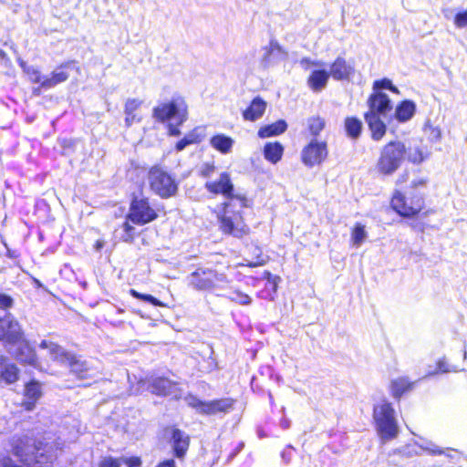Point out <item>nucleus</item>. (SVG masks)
<instances>
[{
  "label": "nucleus",
  "mask_w": 467,
  "mask_h": 467,
  "mask_svg": "<svg viewBox=\"0 0 467 467\" xmlns=\"http://www.w3.org/2000/svg\"><path fill=\"white\" fill-rule=\"evenodd\" d=\"M127 464L128 467H140L141 461L138 457L123 458L122 464Z\"/></svg>",
  "instance_id": "09e8293b"
},
{
  "label": "nucleus",
  "mask_w": 467,
  "mask_h": 467,
  "mask_svg": "<svg viewBox=\"0 0 467 467\" xmlns=\"http://www.w3.org/2000/svg\"><path fill=\"white\" fill-rule=\"evenodd\" d=\"M373 88L375 90L386 88L391 90L394 93H399V89L393 86L392 82L388 78L375 81L373 84Z\"/></svg>",
  "instance_id": "4c0bfd02"
},
{
  "label": "nucleus",
  "mask_w": 467,
  "mask_h": 467,
  "mask_svg": "<svg viewBox=\"0 0 467 467\" xmlns=\"http://www.w3.org/2000/svg\"><path fill=\"white\" fill-rule=\"evenodd\" d=\"M413 383L407 378H398L391 381V393L394 398L399 399L403 393L412 389Z\"/></svg>",
  "instance_id": "c85d7f7f"
},
{
  "label": "nucleus",
  "mask_w": 467,
  "mask_h": 467,
  "mask_svg": "<svg viewBox=\"0 0 467 467\" xmlns=\"http://www.w3.org/2000/svg\"><path fill=\"white\" fill-rule=\"evenodd\" d=\"M426 184V181L424 179H417L411 182V187L417 189L419 187H424Z\"/></svg>",
  "instance_id": "6e6d98bb"
},
{
  "label": "nucleus",
  "mask_w": 467,
  "mask_h": 467,
  "mask_svg": "<svg viewBox=\"0 0 467 467\" xmlns=\"http://www.w3.org/2000/svg\"><path fill=\"white\" fill-rule=\"evenodd\" d=\"M168 123H169V125H168L169 134L171 136H175V137L179 136L181 134V131L179 130L180 125L173 121H171Z\"/></svg>",
  "instance_id": "8fccbe9b"
},
{
  "label": "nucleus",
  "mask_w": 467,
  "mask_h": 467,
  "mask_svg": "<svg viewBox=\"0 0 467 467\" xmlns=\"http://www.w3.org/2000/svg\"><path fill=\"white\" fill-rule=\"evenodd\" d=\"M157 467H176L173 460H166L161 462Z\"/></svg>",
  "instance_id": "13d9d810"
},
{
  "label": "nucleus",
  "mask_w": 467,
  "mask_h": 467,
  "mask_svg": "<svg viewBox=\"0 0 467 467\" xmlns=\"http://www.w3.org/2000/svg\"><path fill=\"white\" fill-rule=\"evenodd\" d=\"M420 448L423 451H428L429 453H432V454H441V451L439 450L435 444H433L430 441H426L423 444H421Z\"/></svg>",
  "instance_id": "c03bdc74"
},
{
  "label": "nucleus",
  "mask_w": 467,
  "mask_h": 467,
  "mask_svg": "<svg viewBox=\"0 0 467 467\" xmlns=\"http://www.w3.org/2000/svg\"><path fill=\"white\" fill-rule=\"evenodd\" d=\"M266 109V102L259 97L253 99L250 106L244 111V119L254 121L261 118Z\"/></svg>",
  "instance_id": "aec40b11"
},
{
  "label": "nucleus",
  "mask_w": 467,
  "mask_h": 467,
  "mask_svg": "<svg viewBox=\"0 0 467 467\" xmlns=\"http://www.w3.org/2000/svg\"><path fill=\"white\" fill-rule=\"evenodd\" d=\"M5 0H0V3H5Z\"/></svg>",
  "instance_id": "e2e57ef3"
},
{
  "label": "nucleus",
  "mask_w": 467,
  "mask_h": 467,
  "mask_svg": "<svg viewBox=\"0 0 467 467\" xmlns=\"http://www.w3.org/2000/svg\"><path fill=\"white\" fill-rule=\"evenodd\" d=\"M369 112H376L377 115L384 114L391 109L390 99L388 95L377 92L370 96L368 99Z\"/></svg>",
  "instance_id": "a211bd4d"
},
{
  "label": "nucleus",
  "mask_w": 467,
  "mask_h": 467,
  "mask_svg": "<svg viewBox=\"0 0 467 467\" xmlns=\"http://www.w3.org/2000/svg\"><path fill=\"white\" fill-rule=\"evenodd\" d=\"M141 101L137 99H128L124 106V113H135L140 107Z\"/></svg>",
  "instance_id": "ea45409f"
},
{
  "label": "nucleus",
  "mask_w": 467,
  "mask_h": 467,
  "mask_svg": "<svg viewBox=\"0 0 467 467\" xmlns=\"http://www.w3.org/2000/svg\"><path fill=\"white\" fill-rule=\"evenodd\" d=\"M287 129V124L285 120H277L275 123L262 127L258 130V136L260 138H268L272 136H277L284 133Z\"/></svg>",
  "instance_id": "393cba45"
},
{
  "label": "nucleus",
  "mask_w": 467,
  "mask_h": 467,
  "mask_svg": "<svg viewBox=\"0 0 467 467\" xmlns=\"http://www.w3.org/2000/svg\"><path fill=\"white\" fill-rule=\"evenodd\" d=\"M130 294L133 297H135L137 299H140V300L146 301V302H149V303L152 304L153 306H164L163 303H161L160 300H158L157 298H155L151 295L141 294V293L136 291L135 289H130Z\"/></svg>",
  "instance_id": "c9c22d12"
},
{
  "label": "nucleus",
  "mask_w": 467,
  "mask_h": 467,
  "mask_svg": "<svg viewBox=\"0 0 467 467\" xmlns=\"http://www.w3.org/2000/svg\"><path fill=\"white\" fill-rule=\"evenodd\" d=\"M135 121H140V118H137L135 113H125V124L127 127H130Z\"/></svg>",
  "instance_id": "603ef678"
},
{
  "label": "nucleus",
  "mask_w": 467,
  "mask_h": 467,
  "mask_svg": "<svg viewBox=\"0 0 467 467\" xmlns=\"http://www.w3.org/2000/svg\"><path fill=\"white\" fill-rule=\"evenodd\" d=\"M215 171V166L213 163H204L200 170L202 177H210Z\"/></svg>",
  "instance_id": "37998d69"
},
{
  "label": "nucleus",
  "mask_w": 467,
  "mask_h": 467,
  "mask_svg": "<svg viewBox=\"0 0 467 467\" xmlns=\"http://www.w3.org/2000/svg\"><path fill=\"white\" fill-rule=\"evenodd\" d=\"M327 157V147L325 141L313 139L301 151L302 162L312 168L320 165Z\"/></svg>",
  "instance_id": "1a4fd4ad"
},
{
  "label": "nucleus",
  "mask_w": 467,
  "mask_h": 467,
  "mask_svg": "<svg viewBox=\"0 0 467 467\" xmlns=\"http://www.w3.org/2000/svg\"><path fill=\"white\" fill-rule=\"evenodd\" d=\"M40 349H45L47 352L51 360L64 365L69 352L63 348L61 346L54 341L43 339L39 344Z\"/></svg>",
  "instance_id": "4468645a"
},
{
  "label": "nucleus",
  "mask_w": 467,
  "mask_h": 467,
  "mask_svg": "<svg viewBox=\"0 0 467 467\" xmlns=\"http://www.w3.org/2000/svg\"><path fill=\"white\" fill-rule=\"evenodd\" d=\"M72 67L71 63H65L58 67H57L51 74L50 77H47V78L43 81V88H51L57 86V84H60L62 82H65L68 77L69 73L67 72V69Z\"/></svg>",
  "instance_id": "dca6fc26"
},
{
  "label": "nucleus",
  "mask_w": 467,
  "mask_h": 467,
  "mask_svg": "<svg viewBox=\"0 0 467 467\" xmlns=\"http://www.w3.org/2000/svg\"><path fill=\"white\" fill-rule=\"evenodd\" d=\"M454 25L458 28L467 27V9L456 14L454 17Z\"/></svg>",
  "instance_id": "a19ab883"
},
{
  "label": "nucleus",
  "mask_w": 467,
  "mask_h": 467,
  "mask_svg": "<svg viewBox=\"0 0 467 467\" xmlns=\"http://www.w3.org/2000/svg\"><path fill=\"white\" fill-rule=\"evenodd\" d=\"M16 358L25 364L35 366L36 363V355L35 350L29 346L28 342L23 341L16 353Z\"/></svg>",
  "instance_id": "bb28decb"
},
{
  "label": "nucleus",
  "mask_w": 467,
  "mask_h": 467,
  "mask_svg": "<svg viewBox=\"0 0 467 467\" xmlns=\"http://www.w3.org/2000/svg\"><path fill=\"white\" fill-rule=\"evenodd\" d=\"M405 159V144L400 140L390 141L380 150L376 164L377 171L382 175H391L398 171Z\"/></svg>",
  "instance_id": "7ed1b4c3"
},
{
  "label": "nucleus",
  "mask_w": 467,
  "mask_h": 467,
  "mask_svg": "<svg viewBox=\"0 0 467 467\" xmlns=\"http://www.w3.org/2000/svg\"><path fill=\"white\" fill-rule=\"evenodd\" d=\"M354 72L353 67L343 57H338L330 67V74L334 79H348Z\"/></svg>",
  "instance_id": "f3484780"
},
{
  "label": "nucleus",
  "mask_w": 467,
  "mask_h": 467,
  "mask_svg": "<svg viewBox=\"0 0 467 467\" xmlns=\"http://www.w3.org/2000/svg\"><path fill=\"white\" fill-rule=\"evenodd\" d=\"M187 400L188 404L192 408H195L199 412L208 415H213L219 412H227L233 408L234 404V401L231 399H221L203 402L195 397H189Z\"/></svg>",
  "instance_id": "9d476101"
},
{
  "label": "nucleus",
  "mask_w": 467,
  "mask_h": 467,
  "mask_svg": "<svg viewBox=\"0 0 467 467\" xmlns=\"http://www.w3.org/2000/svg\"><path fill=\"white\" fill-rule=\"evenodd\" d=\"M42 396L41 386L36 381H31L26 385L25 398L23 406L26 410H32L35 408L36 402Z\"/></svg>",
  "instance_id": "6ab92c4d"
},
{
  "label": "nucleus",
  "mask_w": 467,
  "mask_h": 467,
  "mask_svg": "<svg viewBox=\"0 0 467 467\" xmlns=\"http://www.w3.org/2000/svg\"><path fill=\"white\" fill-rule=\"evenodd\" d=\"M0 377L7 384L14 383L18 379V368L14 364H6L1 370Z\"/></svg>",
  "instance_id": "2f4dec72"
},
{
  "label": "nucleus",
  "mask_w": 467,
  "mask_h": 467,
  "mask_svg": "<svg viewBox=\"0 0 467 467\" xmlns=\"http://www.w3.org/2000/svg\"><path fill=\"white\" fill-rule=\"evenodd\" d=\"M373 419L381 440L386 441L398 436L399 426L392 405L382 400L374 407Z\"/></svg>",
  "instance_id": "20e7f679"
},
{
  "label": "nucleus",
  "mask_w": 467,
  "mask_h": 467,
  "mask_svg": "<svg viewBox=\"0 0 467 467\" xmlns=\"http://www.w3.org/2000/svg\"><path fill=\"white\" fill-rule=\"evenodd\" d=\"M234 140L225 134L220 133L210 139V145L223 154H228L232 151Z\"/></svg>",
  "instance_id": "4be33fe9"
},
{
  "label": "nucleus",
  "mask_w": 467,
  "mask_h": 467,
  "mask_svg": "<svg viewBox=\"0 0 467 467\" xmlns=\"http://www.w3.org/2000/svg\"><path fill=\"white\" fill-rule=\"evenodd\" d=\"M152 117L160 122L184 123L188 118V105L181 96L172 97L153 108Z\"/></svg>",
  "instance_id": "39448f33"
},
{
  "label": "nucleus",
  "mask_w": 467,
  "mask_h": 467,
  "mask_svg": "<svg viewBox=\"0 0 467 467\" xmlns=\"http://www.w3.org/2000/svg\"><path fill=\"white\" fill-rule=\"evenodd\" d=\"M172 441L176 456L178 458L183 457L189 447V437L182 431L174 429L172 431Z\"/></svg>",
  "instance_id": "5701e85b"
},
{
  "label": "nucleus",
  "mask_w": 467,
  "mask_h": 467,
  "mask_svg": "<svg viewBox=\"0 0 467 467\" xmlns=\"http://www.w3.org/2000/svg\"><path fill=\"white\" fill-rule=\"evenodd\" d=\"M122 460L123 458L115 459L110 456L104 457L100 461L99 467H120L122 465Z\"/></svg>",
  "instance_id": "58836bf2"
},
{
  "label": "nucleus",
  "mask_w": 467,
  "mask_h": 467,
  "mask_svg": "<svg viewBox=\"0 0 467 467\" xmlns=\"http://www.w3.org/2000/svg\"><path fill=\"white\" fill-rule=\"evenodd\" d=\"M150 190L161 198L174 196L178 191L175 179L160 167H152L148 174Z\"/></svg>",
  "instance_id": "0eeeda50"
},
{
  "label": "nucleus",
  "mask_w": 467,
  "mask_h": 467,
  "mask_svg": "<svg viewBox=\"0 0 467 467\" xmlns=\"http://www.w3.org/2000/svg\"><path fill=\"white\" fill-rule=\"evenodd\" d=\"M102 246V244L100 243H98L97 244V248L99 249L100 247Z\"/></svg>",
  "instance_id": "052dcab7"
},
{
  "label": "nucleus",
  "mask_w": 467,
  "mask_h": 467,
  "mask_svg": "<svg viewBox=\"0 0 467 467\" xmlns=\"http://www.w3.org/2000/svg\"><path fill=\"white\" fill-rule=\"evenodd\" d=\"M275 52H281V47L280 46L275 43V42H271L270 43V47H269V50H268V54L271 55Z\"/></svg>",
  "instance_id": "4d7b16f0"
},
{
  "label": "nucleus",
  "mask_w": 467,
  "mask_h": 467,
  "mask_svg": "<svg viewBox=\"0 0 467 467\" xmlns=\"http://www.w3.org/2000/svg\"><path fill=\"white\" fill-rule=\"evenodd\" d=\"M325 127V121L318 118L313 117L308 119V130L312 135H318Z\"/></svg>",
  "instance_id": "f704fd0d"
},
{
  "label": "nucleus",
  "mask_w": 467,
  "mask_h": 467,
  "mask_svg": "<svg viewBox=\"0 0 467 467\" xmlns=\"http://www.w3.org/2000/svg\"><path fill=\"white\" fill-rule=\"evenodd\" d=\"M300 65L305 69H309L311 67H321L323 66V63L321 61H311L308 58H303L300 60Z\"/></svg>",
  "instance_id": "de8ad7c7"
},
{
  "label": "nucleus",
  "mask_w": 467,
  "mask_h": 467,
  "mask_svg": "<svg viewBox=\"0 0 467 467\" xmlns=\"http://www.w3.org/2000/svg\"><path fill=\"white\" fill-rule=\"evenodd\" d=\"M250 205L245 196H236L224 203L223 212L218 215L220 230L236 238H242L250 232L249 227L244 222L241 212L235 208H245Z\"/></svg>",
  "instance_id": "f257e3e1"
},
{
  "label": "nucleus",
  "mask_w": 467,
  "mask_h": 467,
  "mask_svg": "<svg viewBox=\"0 0 467 467\" xmlns=\"http://www.w3.org/2000/svg\"><path fill=\"white\" fill-rule=\"evenodd\" d=\"M227 297L232 302H234L242 306H248L252 303L251 296L240 290L233 291Z\"/></svg>",
  "instance_id": "72a5a7b5"
},
{
  "label": "nucleus",
  "mask_w": 467,
  "mask_h": 467,
  "mask_svg": "<svg viewBox=\"0 0 467 467\" xmlns=\"http://www.w3.org/2000/svg\"><path fill=\"white\" fill-rule=\"evenodd\" d=\"M391 207L403 217H412L418 214L423 208L424 202L421 197H413L410 202L400 192H395L391 199Z\"/></svg>",
  "instance_id": "6e6552de"
},
{
  "label": "nucleus",
  "mask_w": 467,
  "mask_h": 467,
  "mask_svg": "<svg viewBox=\"0 0 467 467\" xmlns=\"http://www.w3.org/2000/svg\"><path fill=\"white\" fill-rule=\"evenodd\" d=\"M437 368L439 372L447 373L451 371H456V368H451L445 359H440L437 363Z\"/></svg>",
  "instance_id": "49530a36"
},
{
  "label": "nucleus",
  "mask_w": 467,
  "mask_h": 467,
  "mask_svg": "<svg viewBox=\"0 0 467 467\" xmlns=\"http://www.w3.org/2000/svg\"><path fill=\"white\" fill-rule=\"evenodd\" d=\"M284 153V147L279 142H268L264 147L265 158L273 164L277 163Z\"/></svg>",
  "instance_id": "a878e982"
},
{
  "label": "nucleus",
  "mask_w": 467,
  "mask_h": 467,
  "mask_svg": "<svg viewBox=\"0 0 467 467\" xmlns=\"http://www.w3.org/2000/svg\"><path fill=\"white\" fill-rule=\"evenodd\" d=\"M426 130L430 131V136L432 140H439L441 139V132L439 128L428 126Z\"/></svg>",
  "instance_id": "3c124183"
},
{
  "label": "nucleus",
  "mask_w": 467,
  "mask_h": 467,
  "mask_svg": "<svg viewBox=\"0 0 467 467\" xmlns=\"http://www.w3.org/2000/svg\"><path fill=\"white\" fill-rule=\"evenodd\" d=\"M205 188L208 192L214 194H223L231 201L232 198L241 196L240 194L234 195V185L228 172H222L215 181H210L205 183Z\"/></svg>",
  "instance_id": "f8f14e48"
},
{
  "label": "nucleus",
  "mask_w": 467,
  "mask_h": 467,
  "mask_svg": "<svg viewBox=\"0 0 467 467\" xmlns=\"http://www.w3.org/2000/svg\"><path fill=\"white\" fill-rule=\"evenodd\" d=\"M189 285L198 291L223 289L229 283L224 273L212 268H198L187 277Z\"/></svg>",
  "instance_id": "423d86ee"
},
{
  "label": "nucleus",
  "mask_w": 467,
  "mask_h": 467,
  "mask_svg": "<svg viewBox=\"0 0 467 467\" xmlns=\"http://www.w3.org/2000/svg\"><path fill=\"white\" fill-rule=\"evenodd\" d=\"M415 109V104L413 102L409 100L403 101L396 109V119L401 122L408 121L414 115Z\"/></svg>",
  "instance_id": "cd10ccee"
},
{
  "label": "nucleus",
  "mask_w": 467,
  "mask_h": 467,
  "mask_svg": "<svg viewBox=\"0 0 467 467\" xmlns=\"http://www.w3.org/2000/svg\"><path fill=\"white\" fill-rule=\"evenodd\" d=\"M0 467H18V466L15 465L11 459L3 457L0 459Z\"/></svg>",
  "instance_id": "864d4df0"
},
{
  "label": "nucleus",
  "mask_w": 467,
  "mask_h": 467,
  "mask_svg": "<svg viewBox=\"0 0 467 467\" xmlns=\"http://www.w3.org/2000/svg\"><path fill=\"white\" fill-rule=\"evenodd\" d=\"M184 137L189 141L190 144L198 143L202 140V135L198 132L197 129L192 130Z\"/></svg>",
  "instance_id": "79ce46f5"
},
{
  "label": "nucleus",
  "mask_w": 467,
  "mask_h": 467,
  "mask_svg": "<svg viewBox=\"0 0 467 467\" xmlns=\"http://www.w3.org/2000/svg\"><path fill=\"white\" fill-rule=\"evenodd\" d=\"M190 145L189 141L185 139V137L183 139H182L181 140H179L177 143H176V150L177 151H182V150L185 149L186 146Z\"/></svg>",
  "instance_id": "5fc2aeb1"
},
{
  "label": "nucleus",
  "mask_w": 467,
  "mask_h": 467,
  "mask_svg": "<svg viewBox=\"0 0 467 467\" xmlns=\"http://www.w3.org/2000/svg\"><path fill=\"white\" fill-rule=\"evenodd\" d=\"M368 233L365 226L361 223H356L351 232V243L354 246L359 247L367 239Z\"/></svg>",
  "instance_id": "7c9ffc66"
},
{
  "label": "nucleus",
  "mask_w": 467,
  "mask_h": 467,
  "mask_svg": "<svg viewBox=\"0 0 467 467\" xmlns=\"http://www.w3.org/2000/svg\"><path fill=\"white\" fill-rule=\"evenodd\" d=\"M329 78V73L326 70H314L307 79V84L314 91H320L326 86Z\"/></svg>",
  "instance_id": "b1692460"
},
{
  "label": "nucleus",
  "mask_w": 467,
  "mask_h": 467,
  "mask_svg": "<svg viewBox=\"0 0 467 467\" xmlns=\"http://www.w3.org/2000/svg\"><path fill=\"white\" fill-rule=\"evenodd\" d=\"M265 263V259L264 258H258L254 263H249L248 265L250 266H257V265H261Z\"/></svg>",
  "instance_id": "bf43d9fd"
},
{
  "label": "nucleus",
  "mask_w": 467,
  "mask_h": 467,
  "mask_svg": "<svg viewBox=\"0 0 467 467\" xmlns=\"http://www.w3.org/2000/svg\"><path fill=\"white\" fill-rule=\"evenodd\" d=\"M345 129L348 136L357 138L360 134L362 123L356 118H347L345 120Z\"/></svg>",
  "instance_id": "473e14b6"
},
{
  "label": "nucleus",
  "mask_w": 467,
  "mask_h": 467,
  "mask_svg": "<svg viewBox=\"0 0 467 467\" xmlns=\"http://www.w3.org/2000/svg\"><path fill=\"white\" fill-rule=\"evenodd\" d=\"M23 335L19 322L10 314L0 319V340L16 344L22 339Z\"/></svg>",
  "instance_id": "9b49d317"
},
{
  "label": "nucleus",
  "mask_w": 467,
  "mask_h": 467,
  "mask_svg": "<svg viewBox=\"0 0 467 467\" xmlns=\"http://www.w3.org/2000/svg\"><path fill=\"white\" fill-rule=\"evenodd\" d=\"M406 158L409 161L419 164L427 158V153L419 145L406 147Z\"/></svg>",
  "instance_id": "c756f323"
},
{
  "label": "nucleus",
  "mask_w": 467,
  "mask_h": 467,
  "mask_svg": "<svg viewBox=\"0 0 467 467\" xmlns=\"http://www.w3.org/2000/svg\"><path fill=\"white\" fill-rule=\"evenodd\" d=\"M63 366H67L70 368V371L79 379H87L95 376L96 371L86 360L81 359L79 357L69 352Z\"/></svg>",
  "instance_id": "ddd939ff"
},
{
  "label": "nucleus",
  "mask_w": 467,
  "mask_h": 467,
  "mask_svg": "<svg viewBox=\"0 0 467 467\" xmlns=\"http://www.w3.org/2000/svg\"><path fill=\"white\" fill-rule=\"evenodd\" d=\"M150 389L156 395H174L177 396L178 386L175 382L166 378H157L152 380Z\"/></svg>",
  "instance_id": "2eb2a0df"
},
{
  "label": "nucleus",
  "mask_w": 467,
  "mask_h": 467,
  "mask_svg": "<svg viewBox=\"0 0 467 467\" xmlns=\"http://www.w3.org/2000/svg\"><path fill=\"white\" fill-rule=\"evenodd\" d=\"M25 71L32 82L38 83L43 88V81L47 76H43L40 71L34 67H28Z\"/></svg>",
  "instance_id": "e433bc0d"
},
{
  "label": "nucleus",
  "mask_w": 467,
  "mask_h": 467,
  "mask_svg": "<svg viewBox=\"0 0 467 467\" xmlns=\"http://www.w3.org/2000/svg\"><path fill=\"white\" fill-rule=\"evenodd\" d=\"M13 306V299L5 294H0V307L6 309Z\"/></svg>",
  "instance_id": "a18cd8bd"
},
{
  "label": "nucleus",
  "mask_w": 467,
  "mask_h": 467,
  "mask_svg": "<svg viewBox=\"0 0 467 467\" xmlns=\"http://www.w3.org/2000/svg\"><path fill=\"white\" fill-rule=\"evenodd\" d=\"M158 217L156 211L150 205L147 198H135L130 203V211L127 215V222L123 223L126 233L123 240L130 242L133 239L134 227L130 222L143 225L154 221Z\"/></svg>",
  "instance_id": "f03ea898"
},
{
  "label": "nucleus",
  "mask_w": 467,
  "mask_h": 467,
  "mask_svg": "<svg viewBox=\"0 0 467 467\" xmlns=\"http://www.w3.org/2000/svg\"><path fill=\"white\" fill-rule=\"evenodd\" d=\"M365 119L371 130L372 138L376 140H380L386 132V126L379 116L376 112H368L365 115Z\"/></svg>",
  "instance_id": "412c9836"
},
{
  "label": "nucleus",
  "mask_w": 467,
  "mask_h": 467,
  "mask_svg": "<svg viewBox=\"0 0 467 467\" xmlns=\"http://www.w3.org/2000/svg\"><path fill=\"white\" fill-rule=\"evenodd\" d=\"M4 55V53L2 52V50H0V57H2Z\"/></svg>",
  "instance_id": "680f3d73"
}]
</instances>
